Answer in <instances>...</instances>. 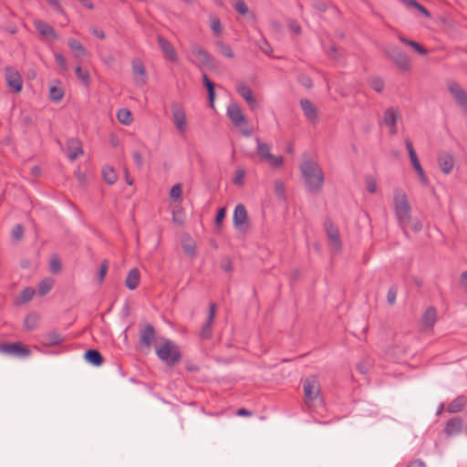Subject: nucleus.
I'll return each instance as SVG.
<instances>
[{
	"instance_id": "1",
	"label": "nucleus",
	"mask_w": 467,
	"mask_h": 467,
	"mask_svg": "<svg viewBox=\"0 0 467 467\" xmlns=\"http://www.w3.org/2000/svg\"><path fill=\"white\" fill-rule=\"evenodd\" d=\"M300 171L307 191L312 193L319 192L325 182L321 167L313 161H305L300 164Z\"/></svg>"
},
{
	"instance_id": "2",
	"label": "nucleus",
	"mask_w": 467,
	"mask_h": 467,
	"mask_svg": "<svg viewBox=\"0 0 467 467\" xmlns=\"http://www.w3.org/2000/svg\"><path fill=\"white\" fill-rule=\"evenodd\" d=\"M394 210L399 223L406 233L410 222L411 208L405 192L401 189H397L394 192Z\"/></svg>"
},
{
	"instance_id": "3",
	"label": "nucleus",
	"mask_w": 467,
	"mask_h": 467,
	"mask_svg": "<svg viewBox=\"0 0 467 467\" xmlns=\"http://www.w3.org/2000/svg\"><path fill=\"white\" fill-rule=\"evenodd\" d=\"M155 351L158 358L169 367L177 364L182 358L179 347L167 338H162L161 341L155 346Z\"/></svg>"
},
{
	"instance_id": "4",
	"label": "nucleus",
	"mask_w": 467,
	"mask_h": 467,
	"mask_svg": "<svg viewBox=\"0 0 467 467\" xmlns=\"http://www.w3.org/2000/svg\"><path fill=\"white\" fill-rule=\"evenodd\" d=\"M256 152L262 161L266 162L271 168H280L284 163L282 156H275L271 153V147L269 144L261 141L258 138L255 139Z\"/></svg>"
},
{
	"instance_id": "5",
	"label": "nucleus",
	"mask_w": 467,
	"mask_h": 467,
	"mask_svg": "<svg viewBox=\"0 0 467 467\" xmlns=\"http://www.w3.org/2000/svg\"><path fill=\"white\" fill-rule=\"evenodd\" d=\"M303 387L306 404L309 405L314 401H322L320 398V384L317 377L311 376L306 378L304 381Z\"/></svg>"
},
{
	"instance_id": "6",
	"label": "nucleus",
	"mask_w": 467,
	"mask_h": 467,
	"mask_svg": "<svg viewBox=\"0 0 467 467\" xmlns=\"http://www.w3.org/2000/svg\"><path fill=\"white\" fill-rule=\"evenodd\" d=\"M387 56L395 63L397 67L404 71H409L411 68L410 57L403 53L399 47L389 46L385 50Z\"/></svg>"
},
{
	"instance_id": "7",
	"label": "nucleus",
	"mask_w": 467,
	"mask_h": 467,
	"mask_svg": "<svg viewBox=\"0 0 467 467\" xmlns=\"http://www.w3.org/2000/svg\"><path fill=\"white\" fill-rule=\"evenodd\" d=\"M447 88L457 105L467 114V94L464 89L454 80L447 81Z\"/></svg>"
},
{
	"instance_id": "8",
	"label": "nucleus",
	"mask_w": 467,
	"mask_h": 467,
	"mask_svg": "<svg viewBox=\"0 0 467 467\" xmlns=\"http://www.w3.org/2000/svg\"><path fill=\"white\" fill-rule=\"evenodd\" d=\"M0 352L17 358H27L31 354L30 349L20 342L0 344Z\"/></svg>"
},
{
	"instance_id": "9",
	"label": "nucleus",
	"mask_w": 467,
	"mask_h": 467,
	"mask_svg": "<svg viewBox=\"0 0 467 467\" xmlns=\"http://www.w3.org/2000/svg\"><path fill=\"white\" fill-rule=\"evenodd\" d=\"M171 109L172 113L173 123L177 130L181 134H183L187 129L185 111L182 106L176 102L171 103Z\"/></svg>"
},
{
	"instance_id": "10",
	"label": "nucleus",
	"mask_w": 467,
	"mask_h": 467,
	"mask_svg": "<svg viewBox=\"0 0 467 467\" xmlns=\"http://www.w3.org/2000/svg\"><path fill=\"white\" fill-rule=\"evenodd\" d=\"M234 226L239 232H246L248 229V217L247 212L244 204H237L235 206L233 215Z\"/></svg>"
},
{
	"instance_id": "11",
	"label": "nucleus",
	"mask_w": 467,
	"mask_h": 467,
	"mask_svg": "<svg viewBox=\"0 0 467 467\" xmlns=\"http://www.w3.org/2000/svg\"><path fill=\"white\" fill-rule=\"evenodd\" d=\"M5 78L8 87L15 92H20L22 89V78L19 72L11 66L5 68Z\"/></svg>"
},
{
	"instance_id": "12",
	"label": "nucleus",
	"mask_w": 467,
	"mask_h": 467,
	"mask_svg": "<svg viewBox=\"0 0 467 467\" xmlns=\"http://www.w3.org/2000/svg\"><path fill=\"white\" fill-rule=\"evenodd\" d=\"M191 51L201 66L207 67H213L214 66L213 57L198 44L193 43L192 45Z\"/></svg>"
},
{
	"instance_id": "13",
	"label": "nucleus",
	"mask_w": 467,
	"mask_h": 467,
	"mask_svg": "<svg viewBox=\"0 0 467 467\" xmlns=\"http://www.w3.org/2000/svg\"><path fill=\"white\" fill-rule=\"evenodd\" d=\"M399 119L400 112L396 108H389L384 111L383 123L389 128L391 135H395L398 132L397 121Z\"/></svg>"
},
{
	"instance_id": "14",
	"label": "nucleus",
	"mask_w": 467,
	"mask_h": 467,
	"mask_svg": "<svg viewBox=\"0 0 467 467\" xmlns=\"http://www.w3.org/2000/svg\"><path fill=\"white\" fill-rule=\"evenodd\" d=\"M216 314V305L214 303H210L209 305V314L207 317V321L202 328L201 337L203 339L211 338L213 335V323Z\"/></svg>"
},
{
	"instance_id": "15",
	"label": "nucleus",
	"mask_w": 467,
	"mask_h": 467,
	"mask_svg": "<svg viewBox=\"0 0 467 467\" xmlns=\"http://www.w3.org/2000/svg\"><path fill=\"white\" fill-rule=\"evenodd\" d=\"M227 115L231 121L237 127L245 123V117L237 103H231L227 108Z\"/></svg>"
},
{
	"instance_id": "16",
	"label": "nucleus",
	"mask_w": 467,
	"mask_h": 467,
	"mask_svg": "<svg viewBox=\"0 0 467 467\" xmlns=\"http://www.w3.org/2000/svg\"><path fill=\"white\" fill-rule=\"evenodd\" d=\"M438 164L441 171L448 175L450 174L454 167V159L451 153L441 152L438 156Z\"/></svg>"
},
{
	"instance_id": "17",
	"label": "nucleus",
	"mask_w": 467,
	"mask_h": 467,
	"mask_svg": "<svg viewBox=\"0 0 467 467\" xmlns=\"http://www.w3.org/2000/svg\"><path fill=\"white\" fill-rule=\"evenodd\" d=\"M325 228L329 239L330 245L336 251L339 250L341 247V242L337 228L330 222H327L325 223Z\"/></svg>"
},
{
	"instance_id": "18",
	"label": "nucleus",
	"mask_w": 467,
	"mask_h": 467,
	"mask_svg": "<svg viewBox=\"0 0 467 467\" xmlns=\"http://www.w3.org/2000/svg\"><path fill=\"white\" fill-rule=\"evenodd\" d=\"M236 91L249 104L250 107L254 108L257 106V101L253 96V90L246 84L243 82L237 83Z\"/></svg>"
},
{
	"instance_id": "19",
	"label": "nucleus",
	"mask_w": 467,
	"mask_h": 467,
	"mask_svg": "<svg viewBox=\"0 0 467 467\" xmlns=\"http://www.w3.org/2000/svg\"><path fill=\"white\" fill-rule=\"evenodd\" d=\"M157 41L165 56L170 60L176 61L178 57L172 44L161 36H158Z\"/></svg>"
},
{
	"instance_id": "20",
	"label": "nucleus",
	"mask_w": 467,
	"mask_h": 467,
	"mask_svg": "<svg viewBox=\"0 0 467 467\" xmlns=\"http://www.w3.org/2000/svg\"><path fill=\"white\" fill-rule=\"evenodd\" d=\"M300 106L307 119L311 122H316L317 119V111L315 105L309 99H303L300 100Z\"/></svg>"
},
{
	"instance_id": "21",
	"label": "nucleus",
	"mask_w": 467,
	"mask_h": 467,
	"mask_svg": "<svg viewBox=\"0 0 467 467\" xmlns=\"http://www.w3.org/2000/svg\"><path fill=\"white\" fill-rule=\"evenodd\" d=\"M155 338V329L153 326L147 325L140 335V342L141 345L149 348Z\"/></svg>"
},
{
	"instance_id": "22",
	"label": "nucleus",
	"mask_w": 467,
	"mask_h": 467,
	"mask_svg": "<svg viewBox=\"0 0 467 467\" xmlns=\"http://www.w3.org/2000/svg\"><path fill=\"white\" fill-rule=\"evenodd\" d=\"M437 321V310L436 308L430 306L425 310L421 317L422 326L426 328H431Z\"/></svg>"
},
{
	"instance_id": "23",
	"label": "nucleus",
	"mask_w": 467,
	"mask_h": 467,
	"mask_svg": "<svg viewBox=\"0 0 467 467\" xmlns=\"http://www.w3.org/2000/svg\"><path fill=\"white\" fill-rule=\"evenodd\" d=\"M140 280V274L137 268H132L129 271L125 285L130 290H134L138 287Z\"/></svg>"
},
{
	"instance_id": "24",
	"label": "nucleus",
	"mask_w": 467,
	"mask_h": 467,
	"mask_svg": "<svg viewBox=\"0 0 467 467\" xmlns=\"http://www.w3.org/2000/svg\"><path fill=\"white\" fill-rule=\"evenodd\" d=\"M83 153L84 152L79 141L74 140L68 141L67 150V155L68 159L74 161Z\"/></svg>"
},
{
	"instance_id": "25",
	"label": "nucleus",
	"mask_w": 467,
	"mask_h": 467,
	"mask_svg": "<svg viewBox=\"0 0 467 467\" xmlns=\"http://www.w3.org/2000/svg\"><path fill=\"white\" fill-rule=\"evenodd\" d=\"M132 72L137 82L144 84L146 82V69L140 61H133Z\"/></svg>"
},
{
	"instance_id": "26",
	"label": "nucleus",
	"mask_w": 467,
	"mask_h": 467,
	"mask_svg": "<svg viewBox=\"0 0 467 467\" xmlns=\"http://www.w3.org/2000/svg\"><path fill=\"white\" fill-rule=\"evenodd\" d=\"M67 45L74 53V57L77 59H81L86 56V49L83 45L77 39L70 38L67 41Z\"/></svg>"
},
{
	"instance_id": "27",
	"label": "nucleus",
	"mask_w": 467,
	"mask_h": 467,
	"mask_svg": "<svg viewBox=\"0 0 467 467\" xmlns=\"http://www.w3.org/2000/svg\"><path fill=\"white\" fill-rule=\"evenodd\" d=\"M101 173L103 180L109 185L114 184L118 180V174L112 166L104 165Z\"/></svg>"
},
{
	"instance_id": "28",
	"label": "nucleus",
	"mask_w": 467,
	"mask_h": 467,
	"mask_svg": "<svg viewBox=\"0 0 467 467\" xmlns=\"http://www.w3.org/2000/svg\"><path fill=\"white\" fill-rule=\"evenodd\" d=\"M34 25H35V27L37 29V31L42 36H47V37H53V38L57 37L54 29L48 24H47L41 20H36V21H35Z\"/></svg>"
},
{
	"instance_id": "29",
	"label": "nucleus",
	"mask_w": 467,
	"mask_h": 467,
	"mask_svg": "<svg viewBox=\"0 0 467 467\" xmlns=\"http://www.w3.org/2000/svg\"><path fill=\"white\" fill-rule=\"evenodd\" d=\"M63 341V337L57 332H50L42 336L41 343L45 346H56Z\"/></svg>"
},
{
	"instance_id": "30",
	"label": "nucleus",
	"mask_w": 467,
	"mask_h": 467,
	"mask_svg": "<svg viewBox=\"0 0 467 467\" xmlns=\"http://www.w3.org/2000/svg\"><path fill=\"white\" fill-rule=\"evenodd\" d=\"M466 405V400L463 396H460L453 400L449 405H448V411L451 413H456L463 410V408Z\"/></svg>"
},
{
	"instance_id": "31",
	"label": "nucleus",
	"mask_w": 467,
	"mask_h": 467,
	"mask_svg": "<svg viewBox=\"0 0 467 467\" xmlns=\"http://www.w3.org/2000/svg\"><path fill=\"white\" fill-rule=\"evenodd\" d=\"M462 424L459 419H451L449 420L445 427V431L448 435H455L462 430Z\"/></svg>"
},
{
	"instance_id": "32",
	"label": "nucleus",
	"mask_w": 467,
	"mask_h": 467,
	"mask_svg": "<svg viewBox=\"0 0 467 467\" xmlns=\"http://www.w3.org/2000/svg\"><path fill=\"white\" fill-rule=\"evenodd\" d=\"M108 269L109 262L107 260L102 261L99 265L98 271L94 276V282H96L98 285H101L105 279Z\"/></svg>"
},
{
	"instance_id": "33",
	"label": "nucleus",
	"mask_w": 467,
	"mask_h": 467,
	"mask_svg": "<svg viewBox=\"0 0 467 467\" xmlns=\"http://www.w3.org/2000/svg\"><path fill=\"white\" fill-rule=\"evenodd\" d=\"M410 161H411V164H412L413 168L415 169V171H416V172H417V174L419 176V179H420V182L423 185H428L429 184V180H428L427 176L425 175L423 168L421 167V165L420 163L419 158L415 157L413 159H410Z\"/></svg>"
},
{
	"instance_id": "34",
	"label": "nucleus",
	"mask_w": 467,
	"mask_h": 467,
	"mask_svg": "<svg viewBox=\"0 0 467 467\" xmlns=\"http://www.w3.org/2000/svg\"><path fill=\"white\" fill-rule=\"evenodd\" d=\"M209 25L214 36H219L222 35L223 27L222 26L220 18L216 15H210Z\"/></svg>"
},
{
	"instance_id": "35",
	"label": "nucleus",
	"mask_w": 467,
	"mask_h": 467,
	"mask_svg": "<svg viewBox=\"0 0 467 467\" xmlns=\"http://www.w3.org/2000/svg\"><path fill=\"white\" fill-rule=\"evenodd\" d=\"M117 119L123 125H130L133 121L132 114L128 109H119Z\"/></svg>"
},
{
	"instance_id": "36",
	"label": "nucleus",
	"mask_w": 467,
	"mask_h": 467,
	"mask_svg": "<svg viewBox=\"0 0 467 467\" xmlns=\"http://www.w3.org/2000/svg\"><path fill=\"white\" fill-rule=\"evenodd\" d=\"M215 47H216L218 52L221 55H223V57H226L228 58L234 57V53L232 47L228 44H226L223 41H217L215 43Z\"/></svg>"
},
{
	"instance_id": "37",
	"label": "nucleus",
	"mask_w": 467,
	"mask_h": 467,
	"mask_svg": "<svg viewBox=\"0 0 467 467\" xmlns=\"http://www.w3.org/2000/svg\"><path fill=\"white\" fill-rule=\"evenodd\" d=\"M202 81L203 85L208 90V96L210 100L211 107H213V100L215 98V92H214V85L213 83L208 78L207 75L205 73H202Z\"/></svg>"
},
{
	"instance_id": "38",
	"label": "nucleus",
	"mask_w": 467,
	"mask_h": 467,
	"mask_svg": "<svg viewBox=\"0 0 467 467\" xmlns=\"http://www.w3.org/2000/svg\"><path fill=\"white\" fill-rule=\"evenodd\" d=\"M202 81L203 85L208 90V96L210 100L211 107H213V100L215 98V92H214V85L213 83L208 78L207 75L205 73H202Z\"/></svg>"
},
{
	"instance_id": "39",
	"label": "nucleus",
	"mask_w": 467,
	"mask_h": 467,
	"mask_svg": "<svg viewBox=\"0 0 467 467\" xmlns=\"http://www.w3.org/2000/svg\"><path fill=\"white\" fill-rule=\"evenodd\" d=\"M54 285V280L51 278H46L42 280L38 285V293L41 296H45L50 292Z\"/></svg>"
},
{
	"instance_id": "40",
	"label": "nucleus",
	"mask_w": 467,
	"mask_h": 467,
	"mask_svg": "<svg viewBox=\"0 0 467 467\" xmlns=\"http://www.w3.org/2000/svg\"><path fill=\"white\" fill-rule=\"evenodd\" d=\"M36 291L33 287L27 286L20 293L19 301L22 304L27 303L34 297Z\"/></svg>"
},
{
	"instance_id": "41",
	"label": "nucleus",
	"mask_w": 467,
	"mask_h": 467,
	"mask_svg": "<svg viewBox=\"0 0 467 467\" xmlns=\"http://www.w3.org/2000/svg\"><path fill=\"white\" fill-rule=\"evenodd\" d=\"M104 361L102 355L97 349H89V363L94 366H101Z\"/></svg>"
},
{
	"instance_id": "42",
	"label": "nucleus",
	"mask_w": 467,
	"mask_h": 467,
	"mask_svg": "<svg viewBox=\"0 0 467 467\" xmlns=\"http://www.w3.org/2000/svg\"><path fill=\"white\" fill-rule=\"evenodd\" d=\"M50 99L54 102L61 100L64 95V90L61 87L51 86L49 88Z\"/></svg>"
},
{
	"instance_id": "43",
	"label": "nucleus",
	"mask_w": 467,
	"mask_h": 467,
	"mask_svg": "<svg viewBox=\"0 0 467 467\" xmlns=\"http://www.w3.org/2000/svg\"><path fill=\"white\" fill-rule=\"evenodd\" d=\"M39 317L36 314H30L25 318V326L27 329L32 330L37 326Z\"/></svg>"
},
{
	"instance_id": "44",
	"label": "nucleus",
	"mask_w": 467,
	"mask_h": 467,
	"mask_svg": "<svg viewBox=\"0 0 467 467\" xmlns=\"http://www.w3.org/2000/svg\"><path fill=\"white\" fill-rule=\"evenodd\" d=\"M234 8L241 15L249 14V8L244 0H235L234 3Z\"/></svg>"
},
{
	"instance_id": "45",
	"label": "nucleus",
	"mask_w": 467,
	"mask_h": 467,
	"mask_svg": "<svg viewBox=\"0 0 467 467\" xmlns=\"http://www.w3.org/2000/svg\"><path fill=\"white\" fill-rule=\"evenodd\" d=\"M182 194V185L180 183L174 184L170 191L171 198L173 199L174 201H181Z\"/></svg>"
},
{
	"instance_id": "46",
	"label": "nucleus",
	"mask_w": 467,
	"mask_h": 467,
	"mask_svg": "<svg viewBox=\"0 0 467 467\" xmlns=\"http://www.w3.org/2000/svg\"><path fill=\"white\" fill-rule=\"evenodd\" d=\"M50 270L54 274H57L61 271V262L58 256H52L50 260Z\"/></svg>"
},
{
	"instance_id": "47",
	"label": "nucleus",
	"mask_w": 467,
	"mask_h": 467,
	"mask_svg": "<svg viewBox=\"0 0 467 467\" xmlns=\"http://www.w3.org/2000/svg\"><path fill=\"white\" fill-rule=\"evenodd\" d=\"M369 86L377 92H381L384 88V82L379 78H374L369 80Z\"/></svg>"
},
{
	"instance_id": "48",
	"label": "nucleus",
	"mask_w": 467,
	"mask_h": 467,
	"mask_svg": "<svg viewBox=\"0 0 467 467\" xmlns=\"http://www.w3.org/2000/svg\"><path fill=\"white\" fill-rule=\"evenodd\" d=\"M12 238L16 241H19L22 239L24 235V228L21 224H16L12 229L11 233Z\"/></svg>"
},
{
	"instance_id": "49",
	"label": "nucleus",
	"mask_w": 467,
	"mask_h": 467,
	"mask_svg": "<svg viewBox=\"0 0 467 467\" xmlns=\"http://www.w3.org/2000/svg\"><path fill=\"white\" fill-rule=\"evenodd\" d=\"M366 188L370 193H375L377 192V182L373 177L368 176L366 178Z\"/></svg>"
},
{
	"instance_id": "50",
	"label": "nucleus",
	"mask_w": 467,
	"mask_h": 467,
	"mask_svg": "<svg viewBox=\"0 0 467 467\" xmlns=\"http://www.w3.org/2000/svg\"><path fill=\"white\" fill-rule=\"evenodd\" d=\"M244 177H245V171L244 169H238L235 171L234 182L235 184L241 185L244 183Z\"/></svg>"
},
{
	"instance_id": "51",
	"label": "nucleus",
	"mask_w": 467,
	"mask_h": 467,
	"mask_svg": "<svg viewBox=\"0 0 467 467\" xmlns=\"http://www.w3.org/2000/svg\"><path fill=\"white\" fill-rule=\"evenodd\" d=\"M409 228L414 232H420L422 229V223L418 219H412L410 217V222L409 223V226L406 228V230Z\"/></svg>"
},
{
	"instance_id": "52",
	"label": "nucleus",
	"mask_w": 467,
	"mask_h": 467,
	"mask_svg": "<svg viewBox=\"0 0 467 467\" xmlns=\"http://www.w3.org/2000/svg\"><path fill=\"white\" fill-rule=\"evenodd\" d=\"M55 60L62 71H67V62L65 57L61 54H55Z\"/></svg>"
},
{
	"instance_id": "53",
	"label": "nucleus",
	"mask_w": 467,
	"mask_h": 467,
	"mask_svg": "<svg viewBox=\"0 0 467 467\" xmlns=\"http://www.w3.org/2000/svg\"><path fill=\"white\" fill-rule=\"evenodd\" d=\"M408 46L411 47L420 55L424 56L428 53L427 49H425L418 42H415L413 40H410Z\"/></svg>"
},
{
	"instance_id": "54",
	"label": "nucleus",
	"mask_w": 467,
	"mask_h": 467,
	"mask_svg": "<svg viewBox=\"0 0 467 467\" xmlns=\"http://www.w3.org/2000/svg\"><path fill=\"white\" fill-rule=\"evenodd\" d=\"M397 297V288L392 286L389 289L387 294V300L390 305L395 304Z\"/></svg>"
},
{
	"instance_id": "55",
	"label": "nucleus",
	"mask_w": 467,
	"mask_h": 467,
	"mask_svg": "<svg viewBox=\"0 0 467 467\" xmlns=\"http://www.w3.org/2000/svg\"><path fill=\"white\" fill-rule=\"evenodd\" d=\"M225 213H226V209L224 207L219 209V211L217 212L216 218H215V224L218 227H220L222 225V223L225 217Z\"/></svg>"
},
{
	"instance_id": "56",
	"label": "nucleus",
	"mask_w": 467,
	"mask_h": 467,
	"mask_svg": "<svg viewBox=\"0 0 467 467\" xmlns=\"http://www.w3.org/2000/svg\"><path fill=\"white\" fill-rule=\"evenodd\" d=\"M358 369L361 374H367L370 368V363L367 361H362L358 364Z\"/></svg>"
},
{
	"instance_id": "57",
	"label": "nucleus",
	"mask_w": 467,
	"mask_h": 467,
	"mask_svg": "<svg viewBox=\"0 0 467 467\" xmlns=\"http://www.w3.org/2000/svg\"><path fill=\"white\" fill-rule=\"evenodd\" d=\"M275 192L278 196L284 197L285 188H284V184L281 181H276L275 182Z\"/></svg>"
},
{
	"instance_id": "58",
	"label": "nucleus",
	"mask_w": 467,
	"mask_h": 467,
	"mask_svg": "<svg viewBox=\"0 0 467 467\" xmlns=\"http://www.w3.org/2000/svg\"><path fill=\"white\" fill-rule=\"evenodd\" d=\"M406 148L408 150L410 159H413L415 157H418L416 154V151L413 148L412 142L410 140H405Z\"/></svg>"
},
{
	"instance_id": "59",
	"label": "nucleus",
	"mask_w": 467,
	"mask_h": 467,
	"mask_svg": "<svg viewBox=\"0 0 467 467\" xmlns=\"http://www.w3.org/2000/svg\"><path fill=\"white\" fill-rule=\"evenodd\" d=\"M460 285L467 294V271H463L460 276Z\"/></svg>"
},
{
	"instance_id": "60",
	"label": "nucleus",
	"mask_w": 467,
	"mask_h": 467,
	"mask_svg": "<svg viewBox=\"0 0 467 467\" xmlns=\"http://www.w3.org/2000/svg\"><path fill=\"white\" fill-rule=\"evenodd\" d=\"M132 159H133V161H134L135 164H136L139 168H140V167L142 166V164H143V159H142V156H141V154H140V152H138V151H134V152L132 153Z\"/></svg>"
},
{
	"instance_id": "61",
	"label": "nucleus",
	"mask_w": 467,
	"mask_h": 467,
	"mask_svg": "<svg viewBox=\"0 0 467 467\" xmlns=\"http://www.w3.org/2000/svg\"><path fill=\"white\" fill-rule=\"evenodd\" d=\"M414 9L418 10L420 14H422L425 17H431V13L420 3H416Z\"/></svg>"
},
{
	"instance_id": "62",
	"label": "nucleus",
	"mask_w": 467,
	"mask_h": 467,
	"mask_svg": "<svg viewBox=\"0 0 467 467\" xmlns=\"http://www.w3.org/2000/svg\"><path fill=\"white\" fill-rule=\"evenodd\" d=\"M259 47L265 54H270L272 52V47L265 38L262 39V44L259 45Z\"/></svg>"
},
{
	"instance_id": "63",
	"label": "nucleus",
	"mask_w": 467,
	"mask_h": 467,
	"mask_svg": "<svg viewBox=\"0 0 467 467\" xmlns=\"http://www.w3.org/2000/svg\"><path fill=\"white\" fill-rule=\"evenodd\" d=\"M76 74L78 75V77L84 82V83H88V75L86 73H83L82 72V68L80 66H77L76 67Z\"/></svg>"
},
{
	"instance_id": "64",
	"label": "nucleus",
	"mask_w": 467,
	"mask_h": 467,
	"mask_svg": "<svg viewBox=\"0 0 467 467\" xmlns=\"http://www.w3.org/2000/svg\"><path fill=\"white\" fill-rule=\"evenodd\" d=\"M407 467H426V464L423 461L421 460H414L412 462H410Z\"/></svg>"
}]
</instances>
